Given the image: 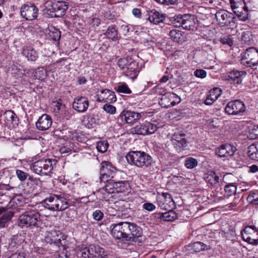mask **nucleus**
Segmentation results:
<instances>
[{
    "label": "nucleus",
    "mask_w": 258,
    "mask_h": 258,
    "mask_svg": "<svg viewBox=\"0 0 258 258\" xmlns=\"http://www.w3.org/2000/svg\"><path fill=\"white\" fill-rule=\"evenodd\" d=\"M41 224L40 214L32 207H28L18 218V226L22 228H38Z\"/></svg>",
    "instance_id": "nucleus-1"
},
{
    "label": "nucleus",
    "mask_w": 258,
    "mask_h": 258,
    "mask_svg": "<svg viewBox=\"0 0 258 258\" xmlns=\"http://www.w3.org/2000/svg\"><path fill=\"white\" fill-rule=\"evenodd\" d=\"M44 208L51 211H63L69 208V200L61 195L50 194L42 202Z\"/></svg>",
    "instance_id": "nucleus-2"
},
{
    "label": "nucleus",
    "mask_w": 258,
    "mask_h": 258,
    "mask_svg": "<svg viewBox=\"0 0 258 258\" xmlns=\"http://www.w3.org/2000/svg\"><path fill=\"white\" fill-rule=\"evenodd\" d=\"M127 162L140 168H145L151 166L152 158L148 154L141 151H131L126 155Z\"/></svg>",
    "instance_id": "nucleus-3"
},
{
    "label": "nucleus",
    "mask_w": 258,
    "mask_h": 258,
    "mask_svg": "<svg viewBox=\"0 0 258 258\" xmlns=\"http://www.w3.org/2000/svg\"><path fill=\"white\" fill-rule=\"evenodd\" d=\"M45 7L46 13L49 17L57 18L65 14L68 9V4L64 1H59L54 2L50 1L45 4Z\"/></svg>",
    "instance_id": "nucleus-4"
},
{
    "label": "nucleus",
    "mask_w": 258,
    "mask_h": 258,
    "mask_svg": "<svg viewBox=\"0 0 258 258\" xmlns=\"http://www.w3.org/2000/svg\"><path fill=\"white\" fill-rule=\"evenodd\" d=\"M197 21L194 16L185 14L175 16L172 23L176 27H182L185 30H194L197 28Z\"/></svg>",
    "instance_id": "nucleus-5"
},
{
    "label": "nucleus",
    "mask_w": 258,
    "mask_h": 258,
    "mask_svg": "<svg viewBox=\"0 0 258 258\" xmlns=\"http://www.w3.org/2000/svg\"><path fill=\"white\" fill-rule=\"evenodd\" d=\"M53 162H55L54 160L43 158L32 163L30 168L38 175H46L53 169Z\"/></svg>",
    "instance_id": "nucleus-6"
},
{
    "label": "nucleus",
    "mask_w": 258,
    "mask_h": 258,
    "mask_svg": "<svg viewBox=\"0 0 258 258\" xmlns=\"http://www.w3.org/2000/svg\"><path fill=\"white\" fill-rule=\"evenodd\" d=\"M231 9L238 19L245 21L248 16V7L244 0H230Z\"/></svg>",
    "instance_id": "nucleus-7"
},
{
    "label": "nucleus",
    "mask_w": 258,
    "mask_h": 258,
    "mask_svg": "<svg viewBox=\"0 0 258 258\" xmlns=\"http://www.w3.org/2000/svg\"><path fill=\"white\" fill-rule=\"evenodd\" d=\"M118 173L117 170L108 161H103L101 163L100 169V179L102 182H107L115 178Z\"/></svg>",
    "instance_id": "nucleus-8"
},
{
    "label": "nucleus",
    "mask_w": 258,
    "mask_h": 258,
    "mask_svg": "<svg viewBox=\"0 0 258 258\" xmlns=\"http://www.w3.org/2000/svg\"><path fill=\"white\" fill-rule=\"evenodd\" d=\"M246 111V107L243 101L235 100L227 103L225 108V112L228 115H242Z\"/></svg>",
    "instance_id": "nucleus-9"
},
{
    "label": "nucleus",
    "mask_w": 258,
    "mask_h": 258,
    "mask_svg": "<svg viewBox=\"0 0 258 258\" xmlns=\"http://www.w3.org/2000/svg\"><path fill=\"white\" fill-rule=\"evenodd\" d=\"M81 258L103 257L106 255L104 249L98 245H90L81 251Z\"/></svg>",
    "instance_id": "nucleus-10"
},
{
    "label": "nucleus",
    "mask_w": 258,
    "mask_h": 258,
    "mask_svg": "<svg viewBox=\"0 0 258 258\" xmlns=\"http://www.w3.org/2000/svg\"><path fill=\"white\" fill-rule=\"evenodd\" d=\"M20 14L22 17L26 20L32 21L37 18L39 10L37 7L33 4H25L22 6Z\"/></svg>",
    "instance_id": "nucleus-11"
},
{
    "label": "nucleus",
    "mask_w": 258,
    "mask_h": 258,
    "mask_svg": "<svg viewBox=\"0 0 258 258\" xmlns=\"http://www.w3.org/2000/svg\"><path fill=\"white\" fill-rule=\"evenodd\" d=\"M242 60L249 67L256 65L258 63V51L254 47L247 48L242 56Z\"/></svg>",
    "instance_id": "nucleus-12"
},
{
    "label": "nucleus",
    "mask_w": 258,
    "mask_h": 258,
    "mask_svg": "<svg viewBox=\"0 0 258 258\" xmlns=\"http://www.w3.org/2000/svg\"><path fill=\"white\" fill-rule=\"evenodd\" d=\"M157 128L156 124L150 122H146L144 123L136 125L132 129V132L136 134L146 135L154 133Z\"/></svg>",
    "instance_id": "nucleus-13"
},
{
    "label": "nucleus",
    "mask_w": 258,
    "mask_h": 258,
    "mask_svg": "<svg viewBox=\"0 0 258 258\" xmlns=\"http://www.w3.org/2000/svg\"><path fill=\"white\" fill-rule=\"evenodd\" d=\"M215 17L218 24L222 26H228L233 22V14L227 11H219L216 13Z\"/></svg>",
    "instance_id": "nucleus-14"
},
{
    "label": "nucleus",
    "mask_w": 258,
    "mask_h": 258,
    "mask_svg": "<svg viewBox=\"0 0 258 258\" xmlns=\"http://www.w3.org/2000/svg\"><path fill=\"white\" fill-rule=\"evenodd\" d=\"M143 115L141 113L131 111H123L118 116V120H124L126 123L133 124L139 120Z\"/></svg>",
    "instance_id": "nucleus-15"
},
{
    "label": "nucleus",
    "mask_w": 258,
    "mask_h": 258,
    "mask_svg": "<svg viewBox=\"0 0 258 258\" xmlns=\"http://www.w3.org/2000/svg\"><path fill=\"white\" fill-rule=\"evenodd\" d=\"M111 181L105 186V190L109 193H119L126 189L127 182L125 181Z\"/></svg>",
    "instance_id": "nucleus-16"
},
{
    "label": "nucleus",
    "mask_w": 258,
    "mask_h": 258,
    "mask_svg": "<svg viewBox=\"0 0 258 258\" xmlns=\"http://www.w3.org/2000/svg\"><path fill=\"white\" fill-rule=\"evenodd\" d=\"M126 222L113 223L110 226L111 234L112 236L117 239L123 240L124 234L125 224Z\"/></svg>",
    "instance_id": "nucleus-17"
},
{
    "label": "nucleus",
    "mask_w": 258,
    "mask_h": 258,
    "mask_svg": "<svg viewBox=\"0 0 258 258\" xmlns=\"http://www.w3.org/2000/svg\"><path fill=\"white\" fill-rule=\"evenodd\" d=\"M236 148L229 144L221 145L216 150V154L220 157H228L234 155Z\"/></svg>",
    "instance_id": "nucleus-18"
},
{
    "label": "nucleus",
    "mask_w": 258,
    "mask_h": 258,
    "mask_svg": "<svg viewBox=\"0 0 258 258\" xmlns=\"http://www.w3.org/2000/svg\"><path fill=\"white\" fill-rule=\"evenodd\" d=\"M88 106V99L85 96H78L74 100L73 107L79 112H85L87 110Z\"/></svg>",
    "instance_id": "nucleus-19"
},
{
    "label": "nucleus",
    "mask_w": 258,
    "mask_h": 258,
    "mask_svg": "<svg viewBox=\"0 0 258 258\" xmlns=\"http://www.w3.org/2000/svg\"><path fill=\"white\" fill-rule=\"evenodd\" d=\"M157 202L161 208L165 209L170 208L174 203L171 195L167 192L159 194L157 197Z\"/></svg>",
    "instance_id": "nucleus-20"
},
{
    "label": "nucleus",
    "mask_w": 258,
    "mask_h": 258,
    "mask_svg": "<svg viewBox=\"0 0 258 258\" xmlns=\"http://www.w3.org/2000/svg\"><path fill=\"white\" fill-rule=\"evenodd\" d=\"M52 121L51 117L46 114L41 116L36 123V125L39 130L46 131L49 129L52 125Z\"/></svg>",
    "instance_id": "nucleus-21"
},
{
    "label": "nucleus",
    "mask_w": 258,
    "mask_h": 258,
    "mask_svg": "<svg viewBox=\"0 0 258 258\" xmlns=\"http://www.w3.org/2000/svg\"><path fill=\"white\" fill-rule=\"evenodd\" d=\"M171 141L176 148H183L187 146L186 135L183 133H174L172 136Z\"/></svg>",
    "instance_id": "nucleus-22"
},
{
    "label": "nucleus",
    "mask_w": 258,
    "mask_h": 258,
    "mask_svg": "<svg viewBox=\"0 0 258 258\" xmlns=\"http://www.w3.org/2000/svg\"><path fill=\"white\" fill-rule=\"evenodd\" d=\"M246 73L244 71H233L228 73L226 80L231 84H240Z\"/></svg>",
    "instance_id": "nucleus-23"
},
{
    "label": "nucleus",
    "mask_w": 258,
    "mask_h": 258,
    "mask_svg": "<svg viewBox=\"0 0 258 258\" xmlns=\"http://www.w3.org/2000/svg\"><path fill=\"white\" fill-rule=\"evenodd\" d=\"M148 18L149 21L154 24H158L160 23H163L165 19V15L156 10H152L148 12Z\"/></svg>",
    "instance_id": "nucleus-24"
},
{
    "label": "nucleus",
    "mask_w": 258,
    "mask_h": 258,
    "mask_svg": "<svg viewBox=\"0 0 258 258\" xmlns=\"http://www.w3.org/2000/svg\"><path fill=\"white\" fill-rule=\"evenodd\" d=\"M126 69L127 70H125L123 73L126 77L132 80H134L137 77L139 73V67L138 63L134 60Z\"/></svg>",
    "instance_id": "nucleus-25"
},
{
    "label": "nucleus",
    "mask_w": 258,
    "mask_h": 258,
    "mask_svg": "<svg viewBox=\"0 0 258 258\" xmlns=\"http://www.w3.org/2000/svg\"><path fill=\"white\" fill-rule=\"evenodd\" d=\"M222 90L219 88H214L209 91V94L204 101L205 104L212 105L220 96Z\"/></svg>",
    "instance_id": "nucleus-26"
},
{
    "label": "nucleus",
    "mask_w": 258,
    "mask_h": 258,
    "mask_svg": "<svg viewBox=\"0 0 258 258\" xmlns=\"http://www.w3.org/2000/svg\"><path fill=\"white\" fill-rule=\"evenodd\" d=\"M154 216L166 221H173L177 217L176 213L173 210H169L165 213H156Z\"/></svg>",
    "instance_id": "nucleus-27"
},
{
    "label": "nucleus",
    "mask_w": 258,
    "mask_h": 258,
    "mask_svg": "<svg viewBox=\"0 0 258 258\" xmlns=\"http://www.w3.org/2000/svg\"><path fill=\"white\" fill-rule=\"evenodd\" d=\"M99 98L104 100L106 99V102L110 103L115 102L116 101V96L114 92L109 89H103L99 94Z\"/></svg>",
    "instance_id": "nucleus-28"
},
{
    "label": "nucleus",
    "mask_w": 258,
    "mask_h": 258,
    "mask_svg": "<svg viewBox=\"0 0 258 258\" xmlns=\"http://www.w3.org/2000/svg\"><path fill=\"white\" fill-rule=\"evenodd\" d=\"M131 241H135L136 239L142 237L143 231L141 227L134 223L130 222Z\"/></svg>",
    "instance_id": "nucleus-29"
},
{
    "label": "nucleus",
    "mask_w": 258,
    "mask_h": 258,
    "mask_svg": "<svg viewBox=\"0 0 258 258\" xmlns=\"http://www.w3.org/2000/svg\"><path fill=\"white\" fill-rule=\"evenodd\" d=\"M23 55L27 58L28 60L35 61L38 58V54L33 48L26 46L23 48Z\"/></svg>",
    "instance_id": "nucleus-30"
},
{
    "label": "nucleus",
    "mask_w": 258,
    "mask_h": 258,
    "mask_svg": "<svg viewBox=\"0 0 258 258\" xmlns=\"http://www.w3.org/2000/svg\"><path fill=\"white\" fill-rule=\"evenodd\" d=\"M172 96H174L173 93L167 92L163 94L159 101L160 105L162 107L167 108L172 106Z\"/></svg>",
    "instance_id": "nucleus-31"
},
{
    "label": "nucleus",
    "mask_w": 258,
    "mask_h": 258,
    "mask_svg": "<svg viewBox=\"0 0 258 258\" xmlns=\"http://www.w3.org/2000/svg\"><path fill=\"white\" fill-rule=\"evenodd\" d=\"M133 59L130 57H125L119 59L117 62V65L120 70L123 73L125 70L129 67L130 63L133 62Z\"/></svg>",
    "instance_id": "nucleus-32"
},
{
    "label": "nucleus",
    "mask_w": 258,
    "mask_h": 258,
    "mask_svg": "<svg viewBox=\"0 0 258 258\" xmlns=\"http://www.w3.org/2000/svg\"><path fill=\"white\" fill-rule=\"evenodd\" d=\"M104 35L108 39H111L113 41H116L119 39L117 31L115 26H110L108 27Z\"/></svg>",
    "instance_id": "nucleus-33"
},
{
    "label": "nucleus",
    "mask_w": 258,
    "mask_h": 258,
    "mask_svg": "<svg viewBox=\"0 0 258 258\" xmlns=\"http://www.w3.org/2000/svg\"><path fill=\"white\" fill-rule=\"evenodd\" d=\"M247 154L250 159L258 161V143L252 144L248 147Z\"/></svg>",
    "instance_id": "nucleus-34"
},
{
    "label": "nucleus",
    "mask_w": 258,
    "mask_h": 258,
    "mask_svg": "<svg viewBox=\"0 0 258 258\" xmlns=\"http://www.w3.org/2000/svg\"><path fill=\"white\" fill-rule=\"evenodd\" d=\"M22 239L19 238L18 236H14L11 239L9 244V249L10 251L15 252L17 251L19 248L21 247V243Z\"/></svg>",
    "instance_id": "nucleus-35"
},
{
    "label": "nucleus",
    "mask_w": 258,
    "mask_h": 258,
    "mask_svg": "<svg viewBox=\"0 0 258 258\" xmlns=\"http://www.w3.org/2000/svg\"><path fill=\"white\" fill-rule=\"evenodd\" d=\"M47 76V71L43 67L38 68L34 72L35 79L39 80H44Z\"/></svg>",
    "instance_id": "nucleus-36"
},
{
    "label": "nucleus",
    "mask_w": 258,
    "mask_h": 258,
    "mask_svg": "<svg viewBox=\"0 0 258 258\" xmlns=\"http://www.w3.org/2000/svg\"><path fill=\"white\" fill-rule=\"evenodd\" d=\"M4 116L8 124L17 123V116L12 110H7L4 113Z\"/></svg>",
    "instance_id": "nucleus-37"
},
{
    "label": "nucleus",
    "mask_w": 258,
    "mask_h": 258,
    "mask_svg": "<svg viewBox=\"0 0 258 258\" xmlns=\"http://www.w3.org/2000/svg\"><path fill=\"white\" fill-rule=\"evenodd\" d=\"M169 36L174 42H179L182 40V32L176 29H173L169 32Z\"/></svg>",
    "instance_id": "nucleus-38"
},
{
    "label": "nucleus",
    "mask_w": 258,
    "mask_h": 258,
    "mask_svg": "<svg viewBox=\"0 0 258 258\" xmlns=\"http://www.w3.org/2000/svg\"><path fill=\"white\" fill-rule=\"evenodd\" d=\"M220 179L219 176L214 172L211 173L207 177V181L212 185L217 184L218 185H223V182L219 184Z\"/></svg>",
    "instance_id": "nucleus-39"
},
{
    "label": "nucleus",
    "mask_w": 258,
    "mask_h": 258,
    "mask_svg": "<svg viewBox=\"0 0 258 258\" xmlns=\"http://www.w3.org/2000/svg\"><path fill=\"white\" fill-rule=\"evenodd\" d=\"M191 249L195 252H200L201 251L207 250L210 248L209 246L204 244L202 242H196L191 246Z\"/></svg>",
    "instance_id": "nucleus-40"
},
{
    "label": "nucleus",
    "mask_w": 258,
    "mask_h": 258,
    "mask_svg": "<svg viewBox=\"0 0 258 258\" xmlns=\"http://www.w3.org/2000/svg\"><path fill=\"white\" fill-rule=\"evenodd\" d=\"M49 32L48 34L50 39L54 41H57L59 40L61 36V33L59 30L54 27H51L49 28Z\"/></svg>",
    "instance_id": "nucleus-41"
},
{
    "label": "nucleus",
    "mask_w": 258,
    "mask_h": 258,
    "mask_svg": "<svg viewBox=\"0 0 258 258\" xmlns=\"http://www.w3.org/2000/svg\"><path fill=\"white\" fill-rule=\"evenodd\" d=\"M236 186L233 183H229L225 186L224 190L227 196L230 197L234 195L236 192Z\"/></svg>",
    "instance_id": "nucleus-42"
},
{
    "label": "nucleus",
    "mask_w": 258,
    "mask_h": 258,
    "mask_svg": "<svg viewBox=\"0 0 258 258\" xmlns=\"http://www.w3.org/2000/svg\"><path fill=\"white\" fill-rule=\"evenodd\" d=\"M185 166L188 169H192L198 165V161L192 157H188L185 159Z\"/></svg>",
    "instance_id": "nucleus-43"
},
{
    "label": "nucleus",
    "mask_w": 258,
    "mask_h": 258,
    "mask_svg": "<svg viewBox=\"0 0 258 258\" xmlns=\"http://www.w3.org/2000/svg\"><path fill=\"white\" fill-rule=\"evenodd\" d=\"M257 230L254 226H247L244 229L241 231V237H243L244 234L246 235H251L253 233L256 232Z\"/></svg>",
    "instance_id": "nucleus-44"
},
{
    "label": "nucleus",
    "mask_w": 258,
    "mask_h": 258,
    "mask_svg": "<svg viewBox=\"0 0 258 258\" xmlns=\"http://www.w3.org/2000/svg\"><path fill=\"white\" fill-rule=\"evenodd\" d=\"M108 144L106 141H99L97 143L96 148L101 153L105 152L108 148Z\"/></svg>",
    "instance_id": "nucleus-45"
},
{
    "label": "nucleus",
    "mask_w": 258,
    "mask_h": 258,
    "mask_svg": "<svg viewBox=\"0 0 258 258\" xmlns=\"http://www.w3.org/2000/svg\"><path fill=\"white\" fill-rule=\"evenodd\" d=\"M248 201L252 204H258V192H251L247 197Z\"/></svg>",
    "instance_id": "nucleus-46"
},
{
    "label": "nucleus",
    "mask_w": 258,
    "mask_h": 258,
    "mask_svg": "<svg viewBox=\"0 0 258 258\" xmlns=\"http://www.w3.org/2000/svg\"><path fill=\"white\" fill-rule=\"evenodd\" d=\"M124 229H125V230L123 241H131L130 222H125Z\"/></svg>",
    "instance_id": "nucleus-47"
},
{
    "label": "nucleus",
    "mask_w": 258,
    "mask_h": 258,
    "mask_svg": "<svg viewBox=\"0 0 258 258\" xmlns=\"http://www.w3.org/2000/svg\"><path fill=\"white\" fill-rule=\"evenodd\" d=\"M117 91L125 94H130L132 92L127 85L125 84L119 85L117 87Z\"/></svg>",
    "instance_id": "nucleus-48"
},
{
    "label": "nucleus",
    "mask_w": 258,
    "mask_h": 258,
    "mask_svg": "<svg viewBox=\"0 0 258 258\" xmlns=\"http://www.w3.org/2000/svg\"><path fill=\"white\" fill-rule=\"evenodd\" d=\"M93 218L96 221H101L103 217L104 214L100 210H96L92 214Z\"/></svg>",
    "instance_id": "nucleus-49"
},
{
    "label": "nucleus",
    "mask_w": 258,
    "mask_h": 258,
    "mask_svg": "<svg viewBox=\"0 0 258 258\" xmlns=\"http://www.w3.org/2000/svg\"><path fill=\"white\" fill-rule=\"evenodd\" d=\"M220 42L224 45L231 46L233 44V41L229 36H225L220 38Z\"/></svg>",
    "instance_id": "nucleus-50"
},
{
    "label": "nucleus",
    "mask_w": 258,
    "mask_h": 258,
    "mask_svg": "<svg viewBox=\"0 0 258 258\" xmlns=\"http://www.w3.org/2000/svg\"><path fill=\"white\" fill-rule=\"evenodd\" d=\"M16 174L17 177L21 181H24L28 176V173L23 171L22 170L17 169L16 171Z\"/></svg>",
    "instance_id": "nucleus-51"
},
{
    "label": "nucleus",
    "mask_w": 258,
    "mask_h": 258,
    "mask_svg": "<svg viewBox=\"0 0 258 258\" xmlns=\"http://www.w3.org/2000/svg\"><path fill=\"white\" fill-rule=\"evenodd\" d=\"M242 238L243 240L246 241L249 244L253 245L258 244V239H254L252 238L250 235H246V234H244L243 237Z\"/></svg>",
    "instance_id": "nucleus-52"
},
{
    "label": "nucleus",
    "mask_w": 258,
    "mask_h": 258,
    "mask_svg": "<svg viewBox=\"0 0 258 258\" xmlns=\"http://www.w3.org/2000/svg\"><path fill=\"white\" fill-rule=\"evenodd\" d=\"M103 108L105 111L111 114H113L116 112V108L110 104H106L104 105Z\"/></svg>",
    "instance_id": "nucleus-53"
},
{
    "label": "nucleus",
    "mask_w": 258,
    "mask_h": 258,
    "mask_svg": "<svg viewBox=\"0 0 258 258\" xmlns=\"http://www.w3.org/2000/svg\"><path fill=\"white\" fill-rule=\"evenodd\" d=\"M194 75L198 78H205L207 76V73L203 70L198 69L194 72Z\"/></svg>",
    "instance_id": "nucleus-54"
},
{
    "label": "nucleus",
    "mask_w": 258,
    "mask_h": 258,
    "mask_svg": "<svg viewBox=\"0 0 258 258\" xmlns=\"http://www.w3.org/2000/svg\"><path fill=\"white\" fill-rule=\"evenodd\" d=\"M143 208L148 211L151 212L155 209L156 206L153 203H146L143 204Z\"/></svg>",
    "instance_id": "nucleus-55"
},
{
    "label": "nucleus",
    "mask_w": 258,
    "mask_h": 258,
    "mask_svg": "<svg viewBox=\"0 0 258 258\" xmlns=\"http://www.w3.org/2000/svg\"><path fill=\"white\" fill-rule=\"evenodd\" d=\"M156 2L166 5H173L176 3L177 0H155Z\"/></svg>",
    "instance_id": "nucleus-56"
},
{
    "label": "nucleus",
    "mask_w": 258,
    "mask_h": 258,
    "mask_svg": "<svg viewBox=\"0 0 258 258\" xmlns=\"http://www.w3.org/2000/svg\"><path fill=\"white\" fill-rule=\"evenodd\" d=\"M61 100H59L57 101H53L52 103V105L54 108V111L56 112H58L60 109L61 107Z\"/></svg>",
    "instance_id": "nucleus-57"
},
{
    "label": "nucleus",
    "mask_w": 258,
    "mask_h": 258,
    "mask_svg": "<svg viewBox=\"0 0 258 258\" xmlns=\"http://www.w3.org/2000/svg\"><path fill=\"white\" fill-rule=\"evenodd\" d=\"M9 258H26V257L24 252H14Z\"/></svg>",
    "instance_id": "nucleus-58"
},
{
    "label": "nucleus",
    "mask_w": 258,
    "mask_h": 258,
    "mask_svg": "<svg viewBox=\"0 0 258 258\" xmlns=\"http://www.w3.org/2000/svg\"><path fill=\"white\" fill-rule=\"evenodd\" d=\"M59 152L62 155H65L69 153L72 150L71 148L66 146H62L59 148Z\"/></svg>",
    "instance_id": "nucleus-59"
},
{
    "label": "nucleus",
    "mask_w": 258,
    "mask_h": 258,
    "mask_svg": "<svg viewBox=\"0 0 258 258\" xmlns=\"http://www.w3.org/2000/svg\"><path fill=\"white\" fill-rule=\"evenodd\" d=\"M174 96H172V106L178 104L180 102V98L175 93H173Z\"/></svg>",
    "instance_id": "nucleus-60"
},
{
    "label": "nucleus",
    "mask_w": 258,
    "mask_h": 258,
    "mask_svg": "<svg viewBox=\"0 0 258 258\" xmlns=\"http://www.w3.org/2000/svg\"><path fill=\"white\" fill-rule=\"evenodd\" d=\"M132 13L135 17L138 18H140L141 17V10L138 8H134L132 10Z\"/></svg>",
    "instance_id": "nucleus-61"
},
{
    "label": "nucleus",
    "mask_w": 258,
    "mask_h": 258,
    "mask_svg": "<svg viewBox=\"0 0 258 258\" xmlns=\"http://www.w3.org/2000/svg\"><path fill=\"white\" fill-rule=\"evenodd\" d=\"M249 37V33L247 32H244L242 33L241 39L245 43L249 42L248 37Z\"/></svg>",
    "instance_id": "nucleus-62"
},
{
    "label": "nucleus",
    "mask_w": 258,
    "mask_h": 258,
    "mask_svg": "<svg viewBox=\"0 0 258 258\" xmlns=\"http://www.w3.org/2000/svg\"><path fill=\"white\" fill-rule=\"evenodd\" d=\"M92 24L94 26H98L100 24V20L99 18H93L92 19Z\"/></svg>",
    "instance_id": "nucleus-63"
},
{
    "label": "nucleus",
    "mask_w": 258,
    "mask_h": 258,
    "mask_svg": "<svg viewBox=\"0 0 258 258\" xmlns=\"http://www.w3.org/2000/svg\"><path fill=\"white\" fill-rule=\"evenodd\" d=\"M252 134L254 135V138H258V126L254 127L251 131Z\"/></svg>",
    "instance_id": "nucleus-64"
}]
</instances>
